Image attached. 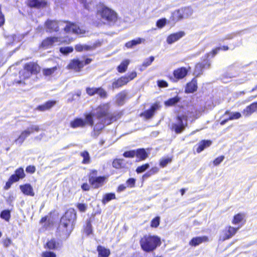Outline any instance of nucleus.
I'll list each match as a JSON object with an SVG mask.
<instances>
[{
  "label": "nucleus",
  "instance_id": "1",
  "mask_svg": "<svg viewBox=\"0 0 257 257\" xmlns=\"http://www.w3.org/2000/svg\"><path fill=\"white\" fill-rule=\"evenodd\" d=\"M109 106L107 104L100 105L96 108L95 114L89 113L85 115V121L90 126L94 124L93 117L95 116L98 119L96 125L99 127L100 130H102L105 125H108L113 122L117 121L121 116V112L111 113L109 111Z\"/></svg>",
  "mask_w": 257,
  "mask_h": 257
},
{
  "label": "nucleus",
  "instance_id": "2",
  "mask_svg": "<svg viewBox=\"0 0 257 257\" xmlns=\"http://www.w3.org/2000/svg\"><path fill=\"white\" fill-rule=\"evenodd\" d=\"M76 218V212L73 208L68 209L61 216L57 231L65 238H68L71 233Z\"/></svg>",
  "mask_w": 257,
  "mask_h": 257
},
{
  "label": "nucleus",
  "instance_id": "3",
  "mask_svg": "<svg viewBox=\"0 0 257 257\" xmlns=\"http://www.w3.org/2000/svg\"><path fill=\"white\" fill-rule=\"evenodd\" d=\"M161 244V238L156 235L146 234L140 239L141 248L145 252L154 251Z\"/></svg>",
  "mask_w": 257,
  "mask_h": 257
},
{
  "label": "nucleus",
  "instance_id": "4",
  "mask_svg": "<svg viewBox=\"0 0 257 257\" xmlns=\"http://www.w3.org/2000/svg\"><path fill=\"white\" fill-rule=\"evenodd\" d=\"M96 15L100 17L104 24L108 26L114 25L118 20L117 13L113 10L105 6H102L96 12Z\"/></svg>",
  "mask_w": 257,
  "mask_h": 257
},
{
  "label": "nucleus",
  "instance_id": "5",
  "mask_svg": "<svg viewBox=\"0 0 257 257\" xmlns=\"http://www.w3.org/2000/svg\"><path fill=\"white\" fill-rule=\"evenodd\" d=\"M98 171L91 169L88 174V179L90 186L93 189H98L102 187L106 182L107 176H97Z\"/></svg>",
  "mask_w": 257,
  "mask_h": 257
},
{
  "label": "nucleus",
  "instance_id": "6",
  "mask_svg": "<svg viewBox=\"0 0 257 257\" xmlns=\"http://www.w3.org/2000/svg\"><path fill=\"white\" fill-rule=\"evenodd\" d=\"M188 125V116L186 114L177 115L175 118V122L173 123L171 130L174 131L176 134L182 133Z\"/></svg>",
  "mask_w": 257,
  "mask_h": 257
},
{
  "label": "nucleus",
  "instance_id": "7",
  "mask_svg": "<svg viewBox=\"0 0 257 257\" xmlns=\"http://www.w3.org/2000/svg\"><path fill=\"white\" fill-rule=\"evenodd\" d=\"M92 61V59L90 58H86L84 61L80 60L78 58H75L70 60L66 68L76 72H80L85 65L89 64Z\"/></svg>",
  "mask_w": 257,
  "mask_h": 257
},
{
  "label": "nucleus",
  "instance_id": "8",
  "mask_svg": "<svg viewBox=\"0 0 257 257\" xmlns=\"http://www.w3.org/2000/svg\"><path fill=\"white\" fill-rule=\"evenodd\" d=\"M72 40V39L69 38L64 40H61L60 37L56 36L48 37L42 40L40 45V47L43 49H47L52 47L55 43L59 42V45L69 44Z\"/></svg>",
  "mask_w": 257,
  "mask_h": 257
},
{
  "label": "nucleus",
  "instance_id": "9",
  "mask_svg": "<svg viewBox=\"0 0 257 257\" xmlns=\"http://www.w3.org/2000/svg\"><path fill=\"white\" fill-rule=\"evenodd\" d=\"M26 177V174L23 167H21L17 168L6 182L4 187V189L7 190L9 189L14 183L17 182L20 180L24 179Z\"/></svg>",
  "mask_w": 257,
  "mask_h": 257
},
{
  "label": "nucleus",
  "instance_id": "10",
  "mask_svg": "<svg viewBox=\"0 0 257 257\" xmlns=\"http://www.w3.org/2000/svg\"><path fill=\"white\" fill-rule=\"evenodd\" d=\"M192 10L190 8H182L172 12L170 20L174 23H176L183 19L188 18L192 15Z\"/></svg>",
  "mask_w": 257,
  "mask_h": 257
},
{
  "label": "nucleus",
  "instance_id": "11",
  "mask_svg": "<svg viewBox=\"0 0 257 257\" xmlns=\"http://www.w3.org/2000/svg\"><path fill=\"white\" fill-rule=\"evenodd\" d=\"M189 69L190 67L188 69L185 67L178 68L173 71V77H170V79L174 82L183 79L187 75Z\"/></svg>",
  "mask_w": 257,
  "mask_h": 257
},
{
  "label": "nucleus",
  "instance_id": "12",
  "mask_svg": "<svg viewBox=\"0 0 257 257\" xmlns=\"http://www.w3.org/2000/svg\"><path fill=\"white\" fill-rule=\"evenodd\" d=\"M86 93L90 96H93L95 94H98L101 98H105L107 97V92L101 87H86Z\"/></svg>",
  "mask_w": 257,
  "mask_h": 257
},
{
  "label": "nucleus",
  "instance_id": "13",
  "mask_svg": "<svg viewBox=\"0 0 257 257\" xmlns=\"http://www.w3.org/2000/svg\"><path fill=\"white\" fill-rule=\"evenodd\" d=\"M161 106L159 104V102H156L152 104L149 109L142 112L140 115L146 119H150L153 116L156 111Z\"/></svg>",
  "mask_w": 257,
  "mask_h": 257
},
{
  "label": "nucleus",
  "instance_id": "14",
  "mask_svg": "<svg viewBox=\"0 0 257 257\" xmlns=\"http://www.w3.org/2000/svg\"><path fill=\"white\" fill-rule=\"evenodd\" d=\"M27 6L30 8L44 9L49 6L46 0H27Z\"/></svg>",
  "mask_w": 257,
  "mask_h": 257
},
{
  "label": "nucleus",
  "instance_id": "15",
  "mask_svg": "<svg viewBox=\"0 0 257 257\" xmlns=\"http://www.w3.org/2000/svg\"><path fill=\"white\" fill-rule=\"evenodd\" d=\"M45 27L50 33L58 32L59 31V26L62 25V21L47 20L45 22Z\"/></svg>",
  "mask_w": 257,
  "mask_h": 257
},
{
  "label": "nucleus",
  "instance_id": "16",
  "mask_svg": "<svg viewBox=\"0 0 257 257\" xmlns=\"http://www.w3.org/2000/svg\"><path fill=\"white\" fill-rule=\"evenodd\" d=\"M239 227H234L230 225H227L222 230V240H225L230 239L233 236L237 231Z\"/></svg>",
  "mask_w": 257,
  "mask_h": 257
},
{
  "label": "nucleus",
  "instance_id": "17",
  "mask_svg": "<svg viewBox=\"0 0 257 257\" xmlns=\"http://www.w3.org/2000/svg\"><path fill=\"white\" fill-rule=\"evenodd\" d=\"M26 70L28 71L31 75H36L41 71V67L36 62H29L24 65Z\"/></svg>",
  "mask_w": 257,
  "mask_h": 257
},
{
  "label": "nucleus",
  "instance_id": "18",
  "mask_svg": "<svg viewBox=\"0 0 257 257\" xmlns=\"http://www.w3.org/2000/svg\"><path fill=\"white\" fill-rule=\"evenodd\" d=\"M204 57L206 58L204 61L197 63L195 66V71L198 72L199 74H202L204 69L209 68L211 65L210 62L208 59V54H205Z\"/></svg>",
  "mask_w": 257,
  "mask_h": 257
},
{
  "label": "nucleus",
  "instance_id": "19",
  "mask_svg": "<svg viewBox=\"0 0 257 257\" xmlns=\"http://www.w3.org/2000/svg\"><path fill=\"white\" fill-rule=\"evenodd\" d=\"M197 89V80L196 77H194L186 84L185 92L186 93H192L196 91Z\"/></svg>",
  "mask_w": 257,
  "mask_h": 257
},
{
  "label": "nucleus",
  "instance_id": "20",
  "mask_svg": "<svg viewBox=\"0 0 257 257\" xmlns=\"http://www.w3.org/2000/svg\"><path fill=\"white\" fill-rule=\"evenodd\" d=\"M62 23H65L66 26L63 30L67 33L72 32L74 33L78 34L80 29L75 23L71 22L68 21H62Z\"/></svg>",
  "mask_w": 257,
  "mask_h": 257
},
{
  "label": "nucleus",
  "instance_id": "21",
  "mask_svg": "<svg viewBox=\"0 0 257 257\" xmlns=\"http://www.w3.org/2000/svg\"><path fill=\"white\" fill-rule=\"evenodd\" d=\"M100 43H94L92 45H82L78 44L75 45V49L76 52H81L83 51H88L95 49L97 46H100Z\"/></svg>",
  "mask_w": 257,
  "mask_h": 257
},
{
  "label": "nucleus",
  "instance_id": "22",
  "mask_svg": "<svg viewBox=\"0 0 257 257\" xmlns=\"http://www.w3.org/2000/svg\"><path fill=\"white\" fill-rule=\"evenodd\" d=\"M39 130L40 128L38 126L31 127L29 130H25L22 132L17 140L20 142L23 143L31 134L34 133V132H38L39 131Z\"/></svg>",
  "mask_w": 257,
  "mask_h": 257
},
{
  "label": "nucleus",
  "instance_id": "23",
  "mask_svg": "<svg viewBox=\"0 0 257 257\" xmlns=\"http://www.w3.org/2000/svg\"><path fill=\"white\" fill-rule=\"evenodd\" d=\"M185 35L184 31H179L170 34L167 38V42L168 44H172L178 41Z\"/></svg>",
  "mask_w": 257,
  "mask_h": 257
},
{
  "label": "nucleus",
  "instance_id": "24",
  "mask_svg": "<svg viewBox=\"0 0 257 257\" xmlns=\"http://www.w3.org/2000/svg\"><path fill=\"white\" fill-rule=\"evenodd\" d=\"M20 189L22 193L26 196L33 197L35 196V192L32 186L29 183H26L20 185Z\"/></svg>",
  "mask_w": 257,
  "mask_h": 257
},
{
  "label": "nucleus",
  "instance_id": "25",
  "mask_svg": "<svg viewBox=\"0 0 257 257\" xmlns=\"http://www.w3.org/2000/svg\"><path fill=\"white\" fill-rule=\"evenodd\" d=\"M209 238L207 236H196L193 237L189 242L191 246H196L199 244L209 241Z\"/></svg>",
  "mask_w": 257,
  "mask_h": 257
},
{
  "label": "nucleus",
  "instance_id": "26",
  "mask_svg": "<svg viewBox=\"0 0 257 257\" xmlns=\"http://www.w3.org/2000/svg\"><path fill=\"white\" fill-rule=\"evenodd\" d=\"M257 111V101L253 102L247 105L243 110L242 114L245 117L250 116L253 113Z\"/></svg>",
  "mask_w": 257,
  "mask_h": 257
},
{
  "label": "nucleus",
  "instance_id": "27",
  "mask_svg": "<svg viewBox=\"0 0 257 257\" xmlns=\"http://www.w3.org/2000/svg\"><path fill=\"white\" fill-rule=\"evenodd\" d=\"M44 247L47 249L51 250H56L59 247V242L55 238H52L46 242L44 244Z\"/></svg>",
  "mask_w": 257,
  "mask_h": 257
},
{
  "label": "nucleus",
  "instance_id": "28",
  "mask_svg": "<svg viewBox=\"0 0 257 257\" xmlns=\"http://www.w3.org/2000/svg\"><path fill=\"white\" fill-rule=\"evenodd\" d=\"M56 100H50L42 104L37 106L36 109L40 111H45L50 109L56 104Z\"/></svg>",
  "mask_w": 257,
  "mask_h": 257
},
{
  "label": "nucleus",
  "instance_id": "29",
  "mask_svg": "<svg viewBox=\"0 0 257 257\" xmlns=\"http://www.w3.org/2000/svg\"><path fill=\"white\" fill-rule=\"evenodd\" d=\"M212 144V142L209 140H202L197 145L196 151L197 153L202 152L205 148L210 147Z\"/></svg>",
  "mask_w": 257,
  "mask_h": 257
},
{
  "label": "nucleus",
  "instance_id": "30",
  "mask_svg": "<svg viewBox=\"0 0 257 257\" xmlns=\"http://www.w3.org/2000/svg\"><path fill=\"white\" fill-rule=\"evenodd\" d=\"M135 156L138 159V161H144L149 156V153L146 152L144 148L135 150Z\"/></svg>",
  "mask_w": 257,
  "mask_h": 257
},
{
  "label": "nucleus",
  "instance_id": "31",
  "mask_svg": "<svg viewBox=\"0 0 257 257\" xmlns=\"http://www.w3.org/2000/svg\"><path fill=\"white\" fill-rule=\"evenodd\" d=\"M126 78L124 76H121L115 80L111 84L113 89H117L127 84Z\"/></svg>",
  "mask_w": 257,
  "mask_h": 257
},
{
  "label": "nucleus",
  "instance_id": "32",
  "mask_svg": "<svg viewBox=\"0 0 257 257\" xmlns=\"http://www.w3.org/2000/svg\"><path fill=\"white\" fill-rule=\"evenodd\" d=\"M96 250L98 252V257H109L111 253L109 248L101 245L97 246Z\"/></svg>",
  "mask_w": 257,
  "mask_h": 257
},
{
  "label": "nucleus",
  "instance_id": "33",
  "mask_svg": "<svg viewBox=\"0 0 257 257\" xmlns=\"http://www.w3.org/2000/svg\"><path fill=\"white\" fill-rule=\"evenodd\" d=\"M86 125V122L81 118H76L70 123V126L73 128L83 127Z\"/></svg>",
  "mask_w": 257,
  "mask_h": 257
},
{
  "label": "nucleus",
  "instance_id": "34",
  "mask_svg": "<svg viewBox=\"0 0 257 257\" xmlns=\"http://www.w3.org/2000/svg\"><path fill=\"white\" fill-rule=\"evenodd\" d=\"M112 165L115 169H122L125 168L126 162L123 159H115L112 161Z\"/></svg>",
  "mask_w": 257,
  "mask_h": 257
},
{
  "label": "nucleus",
  "instance_id": "35",
  "mask_svg": "<svg viewBox=\"0 0 257 257\" xmlns=\"http://www.w3.org/2000/svg\"><path fill=\"white\" fill-rule=\"evenodd\" d=\"M231 222L233 224L235 225L240 223H244L245 222L244 213H238L235 214Z\"/></svg>",
  "mask_w": 257,
  "mask_h": 257
},
{
  "label": "nucleus",
  "instance_id": "36",
  "mask_svg": "<svg viewBox=\"0 0 257 257\" xmlns=\"http://www.w3.org/2000/svg\"><path fill=\"white\" fill-rule=\"evenodd\" d=\"M114 199H116V196L115 193L110 192L104 194L101 201L102 204L105 205L108 202Z\"/></svg>",
  "mask_w": 257,
  "mask_h": 257
},
{
  "label": "nucleus",
  "instance_id": "37",
  "mask_svg": "<svg viewBox=\"0 0 257 257\" xmlns=\"http://www.w3.org/2000/svg\"><path fill=\"white\" fill-rule=\"evenodd\" d=\"M31 76L30 73L26 70L25 67L23 66V69L19 71V77L21 80L18 81L17 83H21L23 82V81L29 78Z\"/></svg>",
  "mask_w": 257,
  "mask_h": 257
},
{
  "label": "nucleus",
  "instance_id": "38",
  "mask_svg": "<svg viewBox=\"0 0 257 257\" xmlns=\"http://www.w3.org/2000/svg\"><path fill=\"white\" fill-rule=\"evenodd\" d=\"M144 41V39L138 38L136 39L132 40L127 42L125 44V46L128 49L133 48L134 46L141 44Z\"/></svg>",
  "mask_w": 257,
  "mask_h": 257
},
{
  "label": "nucleus",
  "instance_id": "39",
  "mask_svg": "<svg viewBox=\"0 0 257 257\" xmlns=\"http://www.w3.org/2000/svg\"><path fill=\"white\" fill-rule=\"evenodd\" d=\"M127 96V92L125 90H122L116 95V102L119 104H122Z\"/></svg>",
  "mask_w": 257,
  "mask_h": 257
},
{
  "label": "nucleus",
  "instance_id": "40",
  "mask_svg": "<svg viewBox=\"0 0 257 257\" xmlns=\"http://www.w3.org/2000/svg\"><path fill=\"white\" fill-rule=\"evenodd\" d=\"M180 98L178 96H176L174 97L170 98L164 102V104L166 106H172L175 105L176 103L179 102Z\"/></svg>",
  "mask_w": 257,
  "mask_h": 257
},
{
  "label": "nucleus",
  "instance_id": "41",
  "mask_svg": "<svg viewBox=\"0 0 257 257\" xmlns=\"http://www.w3.org/2000/svg\"><path fill=\"white\" fill-rule=\"evenodd\" d=\"M129 63L130 61L128 60L125 59L122 61L117 67V71L119 73H123L125 72Z\"/></svg>",
  "mask_w": 257,
  "mask_h": 257
},
{
  "label": "nucleus",
  "instance_id": "42",
  "mask_svg": "<svg viewBox=\"0 0 257 257\" xmlns=\"http://www.w3.org/2000/svg\"><path fill=\"white\" fill-rule=\"evenodd\" d=\"M81 157L83 158L82 163L83 164H88L91 162L90 155L88 151H84L80 153Z\"/></svg>",
  "mask_w": 257,
  "mask_h": 257
},
{
  "label": "nucleus",
  "instance_id": "43",
  "mask_svg": "<svg viewBox=\"0 0 257 257\" xmlns=\"http://www.w3.org/2000/svg\"><path fill=\"white\" fill-rule=\"evenodd\" d=\"M229 114H230L228 117V119H230V120L238 119L241 117V114L239 112L236 111L230 113L228 110H227L225 111L224 115H227Z\"/></svg>",
  "mask_w": 257,
  "mask_h": 257
},
{
  "label": "nucleus",
  "instance_id": "44",
  "mask_svg": "<svg viewBox=\"0 0 257 257\" xmlns=\"http://www.w3.org/2000/svg\"><path fill=\"white\" fill-rule=\"evenodd\" d=\"M58 68V67L57 66L49 68H44L43 69V75L45 76H50L57 70Z\"/></svg>",
  "mask_w": 257,
  "mask_h": 257
},
{
  "label": "nucleus",
  "instance_id": "45",
  "mask_svg": "<svg viewBox=\"0 0 257 257\" xmlns=\"http://www.w3.org/2000/svg\"><path fill=\"white\" fill-rule=\"evenodd\" d=\"M11 216V211L8 209L3 210L0 214L1 218L7 221H9L10 220Z\"/></svg>",
  "mask_w": 257,
  "mask_h": 257
},
{
  "label": "nucleus",
  "instance_id": "46",
  "mask_svg": "<svg viewBox=\"0 0 257 257\" xmlns=\"http://www.w3.org/2000/svg\"><path fill=\"white\" fill-rule=\"evenodd\" d=\"M172 161L171 157L163 158L159 162V165L162 168L165 167L168 164L170 163Z\"/></svg>",
  "mask_w": 257,
  "mask_h": 257
},
{
  "label": "nucleus",
  "instance_id": "47",
  "mask_svg": "<svg viewBox=\"0 0 257 257\" xmlns=\"http://www.w3.org/2000/svg\"><path fill=\"white\" fill-rule=\"evenodd\" d=\"M73 48L71 46L60 47L59 51L63 55H67L73 51Z\"/></svg>",
  "mask_w": 257,
  "mask_h": 257
},
{
  "label": "nucleus",
  "instance_id": "48",
  "mask_svg": "<svg viewBox=\"0 0 257 257\" xmlns=\"http://www.w3.org/2000/svg\"><path fill=\"white\" fill-rule=\"evenodd\" d=\"M150 167L149 163H146L143 164L141 166H138L136 170V172L138 174L142 173L147 170Z\"/></svg>",
  "mask_w": 257,
  "mask_h": 257
},
{
  "label": "nucleus",
  "instance_id": "49",
  "mask_svg": "<svg viewBox=\"0 0 257 257\" xmlns=\"http://www.w3.org/2000/svg\"><path fill=\"white\" fill-rule=\"evenodd\" d=\"M155 58L154 56H151L148 58L146 59L142 64V66L144 68H147L151 65L152 62L154 61Z\"/></svg>",
  "mask_w": 257,
  "mask_h": 257
},
{
  "label": "nucleus",
  "instance_id": "50",
  "mask_svg": "<svg viewBox=\"0 0 257 257\" xmlns=\"http://www.w3.org/2000/svg\"><path fill=\"white\" fill-rule=\"evenodd\" d=\"M160 222V218L159 216H156L153 218L151 221L150 226L152 228H157L159 226Z\"/></svg>",
  "mask_w": 257,
  "mask_h": 257
},
{
  "label": "nucleus",
  "instance_id": "51",
  "mask_svg": "<svg viewBox=\"0 0 257 257\" xmlns=\"http://www.w3.org/2000/svg\"><path fill=\"white\" fill-rule=\"evenodd\" d=\"M136 179L133 178H130L126 181V187L128 188H134L136 186Z\"/></svg>",
  "mask_w": 257,
  "mask_h": 257
},
{
  "label": "nucleus",
  "instance_id": "52",
  "mask_svg": "<svg viewBox=\"0 0 257 257\" xmlns=\"http://www.w3.org/2000/svg\"><path fill=\"white\" fill-rule=\"evenodd\" d=\"M85 231L87 235H89L92 232V228L90 220H88L86 222Z\"/></svg>",
  "mask_w": 257,
  "mask_h": 257
},
{
  "label": "nucleus",
  "instance_id": "53",
  "mask_svg": "<svg viewBox=\"0 0 257 257\" xmlns=\"http://www.w3.org/2000/svg\"><path fill=\"white\" fill-rule=\"evenodd\" d=\"M137 73L136 71H133L128 73L127 75H124V77L126 78L127 83L135 79L137 77Z\"/></svg>",
  "mask_w": 257,
  "mask_h": 257
},
{
  "label": "nucleus",
  "instance_id": "54",
  "mask_svg": "<svg viewBox=\"0 0 257 257\" xmlns=\"http://www.w3.org/2000/svg\"><path fill=\"white\" fill-rule=\"evenodd\" d=\"M135 150L124 152L122 155L125 158H133L135 156Z\"/></svg>",
  "mask_w": 257,
  "mask_h": 257
},
{
  "label": "nucleus",
  "instance_id": "55",
  "mask_svg": "<svg viewBox=\"0 0 257 257\" xmlns=\"http://www.w3.org/2000/svg\"><path fill=\"white\" fill-rule=\"evenodd\" d=\"M41 257H56V254L51 251H45L42 252Z\"/></svg>",
  "mask_w": 257,
  "mask_h": 257
},
{
  "label": "nucleus",
  "instance_id": "56",
  "mask_svg": "<svg viewBox=\"0 0 257 257\" xmlns=\"http://www.w3.org/2000/svg\"><path fill=\"white\" fill-rule=\"evenodd\" d=\"M157 83L159 88H165L169 86L168 83L164 80H158Z\"/></svg>",
  "mask_w": 257,
  "mask_h": 257
},
{
  "label": "nucleus",
  "instance_id": "57",
  "mask_svg": "<svg viewBox=\"0 0 257 257\" xmlns=\"http://www.w3.org/2000/svg\"><path fill=\"white\" fill-rule=\"evenodd\" d=\"M166 24V19L165 18H162L158 20L156 23V26L159 28H163Z\"/></svg>",
  "mask_w": 257,
  "mask_h": 257
},
{
  "label": "nucleus",
  "instance_id": "58",
  "mask_svg": "<svg viewBox=\"0 0 257 257\" xmlns=\"http://www.w3.org/2000/svg\"><path fill=\"white\" fill-rule=\"evenodd\" d=\"M76 207L80 212H85L87 209V205L84 203H77Z\"/></svg>",
  "mask_w": 257,
  "mask_h": 257
},
{
  "label": "nucleus",
  "instance_id": "59",
  "mask_svg": "<svg viewBox=\"0 0 257 257\" xmlns=\"http://www.w3.org/2000/svg\"><path fill=\"white\" fill-rule=\"evenodd\" d=\"M224 157L223 156H220L218 157L215 158L213 162V165L214 166L219 165L224 160Z\"/></svg>",
  "mask_w": 257,
  "mask_h": 257
},
{
  "label": "nucleus",
  "instance_id": "60",
  "mask_svg": "<svg viewBox=\"0 0 257 257\" xmlns=\"http://www.w3.org/2000/svg\"><path fill=\"white\" fill-rule=\"evenodd\" d=\"M5 23V17L2 12V5L0 4V27H2Z\"/></svg>",
  "mask_w": 257,
  "mask_h": 257
},
{
  "label": "nucleus",
  "instance_id": "61",
  "mask_svg": "<svg viewBox=\"0 0 257 257\" xmlns=\"http://www.w3.org/2000/svg\"><path fill=\"white\" fill-rule=\"evenodd\" d=\"M36 167L34 165H29L26 168V171L27 173L33 174L36 171Z\"/></svg>",
  "mask_w": 257,
  "mask_h": 257
},
{
  "label": "nucleus",
  "instance_id": "62",
  "mask_svg": "<svg viewBox=\"0 0 257 257\" xmlns=\"http://www.w3.org/2000/svg\"><path fill=\"white\" fill-rule=\"evenodd\" d=\"M219 51H220V48L219 47H217L211 50L209 53L208 54V55H211L212 57H214L219 52Z\"/></svg>",
  "mask_w": 257,
  "mask_h": 257
},
{
  "label": "nucleus",
  "instance_id": "63",
  "mask_svg": "<svg viewBox=\"0 0 257 257\" xmlns=\"http://www.w3.org/2000/svg\"><path fill=\"white\" fill-rule=\"evenodd\" d=\"M12 243V241L10 238H6L4 239L3 241V245L6 247H9Z\"/></svg>",
  "mask_w": 257,
  "mask_h": 257
},
{
  "label": "nucleus",
  "instance_id": "64",
  "mask_svg": "<svg viewBox=\"0 0 257 257\" xmlns=\"http://www.w3.org/2000/svg\"><path fill=\"white\" fill-rule=\"evenodd\" d=\"M90 184H88L87 183H83L81 186V188L84 191H88L90 189Z\"/></svg>",
  "mask_w": 257,
  "mask_h": 257
}]
</instances>
